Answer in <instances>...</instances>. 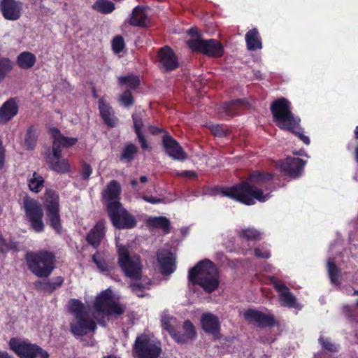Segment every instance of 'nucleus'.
<instances>
[{
    "instance_id": "15",
    "label": "nucleus",
    "mask_w": 358,
    "mask_h": 358,
    "mask_svg": "<svg viewBox=\"0 0 358 358\" xmlns=\"http://www.w3.org/2000/svg\"><path fill=\"white\" fill-rule=\"evenodd\" d=\"M162 145L166 154L173 160L184 161L187 158L182 147L169 133L163 135Z\"/></svg>"
},
{
    "instance_id": "23",
    "label": "nucleus",
    "mask_w": 358,
    "mask_h": 358,
    "mask_svg": "<svg viewBox=\"0 0 358 358\" xmlns=\"http://www.w3.org/2000/svg\"><path fill=\"white\" fill-rule=\"evenodd\" d=\"M306 162L299 158L287 157L280 162V169L287 175L292 177L298 176L303 171Z\"/></svg>"
},
{
    "instance_id": "62",
    "label": "nucleus",
    "mask_w": 358,
    "mask_h": 358,
    "mask_svg": "<svg viewBox=\"0 0 358 358\" xmlns=\"http://www.w3.org/2000/svg\"><path fill=\"white\" fill-rule=\"evenodd\" d=\"M0 358H14L6 351H0Z\"/></svg>"
},
{
    "instance_id": "19",
    "label": "nucleus",
    "mask_w": 358,
    "mask_h": 358,
    "mask_svg": "<svg viewBox=\"0 0 358 358\" xmlns=\"http://www.w3.org/2000/svg\"><path fill=\"white\" fill-rule=\"evenodd\" d=\"M245 319L259 327H273L275 324L273 315L264 314L262 312L249 309L244 313Z\"/></svg>"
},
{
    "instance_id": "55",
    "label": "nucleus",
    "mask_w": 358,
    "mask_h": 358,
    "mask_svg": "<svg viewBox=\"0 0 358 358\" xmlns=\"http://www.w3.org/2000/svg\"><path fill=\"white\" fill-rule=\"evenodd\" d=\"M142 199L145 201H146L148 203H152V204H157V203H160L163 202V199H162L156 198V197H154V196H152L144 195V196H142Z\"/></svg>"
},
{
    "instance_id": "12",
    "label": "nucleus",
    "mask_w": 358,
    "mask_h": 358,
    "mask_svg": "<svg viewBox=\"0 0 358 358\" xmlns=\"http://www.w3.org/2000/svg\"><path fill=\"white\" fill-rule=\"evenodd\" d=\"M113 225L118 229H132L136 225V217L131 215L122 204L119 208L107 213Z\"/></svg>"
},
{
    "instance_id": "44",
    "label": "nucleus",
    "mask_w": 358,
    "mask_h": 358,
    "mask_svg": "<svg viewBox=\"0 0 358 358\" xmlns=\"http://www.w3.org/2000/svg\"><path fill=\"white\" fill-rule=\"evenodd\" d=\"M125 47L123 37L120 35L115 36L112 41V48L115 53H120Z\"/></svg>"
},
{
    "instance_id": "27",
    "label": "nucleus",
    "mask_w": 358,
    "mask_h": 358,
    "mask_svg": "<svg viewBox=\"0 0 358 358\" xmlns=\"http://www.w3.org/2000/svg\"><path fill=\"white\" fill-rule=\"evenodd\" d=\"M99 110L104 123L110 128L115 127L117 118L114 115L113 108L104 101L103 98L99 99Z\"/></svg>"
},
{
    "instance_id": "16",
    "label": "nucleus",
    "mask_w": 358,
    "mask_h": 358,
    "mask_svg": "<svg viewBox=\"0 0 358 358\" xmlns=\"http://www.w3.org/2000/svg\"><path fill=\"white\" fill-rule=\"evenodd\" d=\"M76 321L70 324V331L78 337L86 335L89 331L96 329V322L91 319L88 313L76 317Z\"/></svg>"
},
{
    "instance_id": "43",
    "label": "nucleus",
    "mask_w": 358,
    "mask_h": 358,
    "mask_svg": "<svg viewBox=\"0 0 358 358\" xmlns=\"http://www.w3.org/2000/svg\"><path fill=\"white\" fill-rule=\"evenodd\" d=\"M49 134L52 137V150H54L55 155H56L58 152L57 149V143L60 140V137H62V134H61L60 130L57 127H51L49 129Z\"/></svg>"
},
{
    "instance_id": "21",
    "label": "nucleus",
    "mask_w": 358,
    "mask_h": 358,
    "mask_svg": "<svg viewBox=\"0 0 358 358\" xmlns=\"http://www.w3.org/2000/svg\"><path fill=\"white\" fill-rule=\"evenodd\" d=\"M157 259L159 265L160 273L164 275L173 273L176 268V258L169 250L159 251L157 254Z\"/></svg>"
},
{
    "instance_id": "48",
    "label": "nucleus",
    "mask_w": 358,
    "mask_h": 358,
    "mask_svg": "<svg viewBox=\"0 0 358 358\" xmlns=\"http://www.w3.org/2000/svg\"><path fill=\"white\" fill-rule=\"evenodd\" d=\"M208 128L210 132L216 137H222L224 136V129L222 124H208Z\"/></svg>"
},
{
    "instance_id": "2",
    "label": "nucleus",
    "mask_w": 358,
    "mask_h": 358,
    "mask_svg": "<svg viewBox=\"0 0 358 358\" xmlns=\"http://www.w3.org/2000/svg\"><path fill=\"white\" fill-rule=\"evenodd\" d=\"M188 280L193 285L200 286L205 292L212 293L220 284L217 268L209 259L199 261L189 270Z\"/></svg>"
},
{
    "instance_id": "59",
    "label": "nucleus",
    "mask_w": 358,
    "mask_h": 358,
    "mask_svg": "<svg viewBox=\"0 0 358 358\" xmlns=\"http://www.w3.org/2000/svg\"><path fill=\"white\" fill-rule=\"evenodd\" d=\"M210 195H217L220 194L222 196H224V187H214L210 189V192H209Z\"/></svg>"
},
{
    "instance_id": "39",
    "label": "nucleus",
    "mask_w": 358,
    "mask_h": 358,
    "mask_svg": "<svg viewBox=\"0 0 358 358\" xmlns=\"http://www.w3.org/2000/svg\"><path fill=\"white\" fill-rule=\"evenodd\" d=\"M44 182L43 178L36 172H34L32 178L28 180V186L31 192L38 193L42 190Z\"/></svg>"
},
{
    "instance_id": "11",
    "label": "nucleus",
    "mask_w": 358,
    "mask_h": 358,
    "mask_svg": "<svg viewBox=\"0 0 358 358\" xmlns=\"http://www.w3.org/2000/svg\"><path fill=\"white\" fill-rule=\"evenodd\" d=\"M121 193L122 187L117 180H112L107 184L101 193L102 201L107 213L120 206Z\"/></svg>"
},
{
    "instance_id": "60",
    "label": "nucleus",
    "mask_w": 358,
    "mask_h": 358,
    "mask_svg": "<svg viewBox=\"0 0 358 358\" xmlns=\"http://www.w3.org/2000/svg\"><path fill=\"white\" fill-rule=\"evenodd\" d=\"M64 278L62 276H57V278H54L51 282L52 283L53 286L55 287V289H57L58 287H60L63 283H64Z\"/></svg>"
},
{
    "instance_id": "46",
    "label": "nucleus",
    "mask_w": 358,
    "mask_h": 358,
    "mask_svg": "<svg viewBox=\"0 0 358 358\" xmlns=\"http://www.w3.org/2000/svg\"><path fill=\"white\" fill-rule=\"evenodd\" d=\"M327 269L331 280L335 282L337 280L338 271L333 259L328 260Z\"/></svg>"
},
{
    "instance_id": "18",
    "label": "nucleus",
    "mask_w": 358,
    "mask_h": 358,
    "mask_svg": "<svg viewBox=\"0 0 358 358\" xmlns=\"http://www.w3.org/2000/svg\"><path fill=\"white\" fill-rule=\"evenodd\" d=\"M106 223L104 220H100L86 234L87 243L93 248L98 249L106 233Z\"/></svg>"
},
{
    "instance_id": "64",
    "label": "nucleus",
    "mask_w": 358,
    "mask_h": 358,
    "mask_svg": "<svg viewBox=\"0 0 358 358\" xmlns=\"http://www.w3.org/2000/svg\"><path fill=\"white\" fill-rule=\"evenodd\" d=\"M355 161L358 163V145L356 146L355 149Z\"/></svg>"
},
{
    "instance_id": "35",
    "label": "nucleus",
    "mask_w": 358,
    "mask_h": 358,
    "mask_svg": "<svg viewBox=\"0 0 358 358\" xmlns=\"http://www.w3.org/2000/svg\"><path fill=\"white\" fill-rule=\"evenodd\" d=\"M138 152V148L132 143H127L119 157L121 162L131 163Z\"/></svg>"
},
{
    "instance_id": "33",
    "label": "nucleus",
    "mask_w": 358,
    "mask_h": 358,
    "mask_svg": "<svg viewBox=\"0 0 358 358\" xmlns=\"http://www.w3.org/2000/svg\"><path fill=\"white\" fill-rule=\"evenodd\" d=\"M118 84L120 86H127L131 91L136 90L141 85L140 78L134 74L121 76L118 77Z\"/></svg>"
},
{
    "instance_id": "57",
    "label": "nucleus",
    "mask_w": 358,
    "mask_h": 358,
    "mask_svg": "<svg viewBox=\"0 0 358 358\" xmlns=\"http://www.w3.org/2000/svg\"><path fill=\"white\" fill-rule=\"evenodd\" d=\"M42 284H43V289L46 292L52 293V292H54L55 290V287L53 286L51 281L45 280L44 282H42Z\"/></svg>"
},
{
    "instance_id": "30",
    "label": "nucleus",
    "mask_w": 358,
    "mask_h": 358,
    "mask_svg": "<svg viewBox=\"0 0 358 358\" xmlns=\"http://www.w3.org/2000/svg\"><path fill=\"white\" fill-rule=\"evenodd\" d=\"M248 50L255 51L262 48V43L257 28L249 30L245 34Z\"/></svg>"
},
{
    "instance_id": "56",
    "label": "nucleus",
    "mask_w": 358,
    "mask_h": 358,
    "mask_svg": "<svg viewBox=\"0 0 358 358\" xmlns=\"http://www.w3.org/2000/svg\"><path fill=\"white\" fill-rule=\"evenodd\" d=\"M149 131H150V134L154 136H157L160 134H164V135L166 133H168L164 129H162V128H159V127H157L155 126H152V125L149 127Z\"/></svg>"
},
{
    "instance_id": "36",
    "label": "nucleus",
    "mask_w": 358,
    "mask_h": 358,
    "mask_svg": "<svg viewBox=\"0 0 358 358\" xmlns=\"http://www.w3.org/2000/svg\"><path fill=\"white\" fill-rule=\"evenodd\" d=\"M92 8L101 14L111 13L115 9V3L108 0H97L92 6Z\"/></svg>"
},
{
    "instance_id": "34",
    "label": "nucleus",
    "mask_w": 358,
    "mask_h": 358,
    "mask_svg": "<svg viewBox=\"0 0 358 358\" xmlns=\"http://www.w3.org/2000/svg\"><path fill=\"white\" fill-rule=\"evenodd\" d=\"M36 130L34 125L29 126L27 129L24 136V145L28 150H33L36 148L38 141Z\"/></svg>"
},
{
    "instance_id": "61",
    "label": "nucleus",
    "mask_w": 358,
    "mask_h": 358,
    "mask_svg": "<svg viewBox=\"0 0 358 358\" xmlns=\"http://www.w3.org/2000/svg\"><path fill=\"white\" fill-rule=\"evenodd\" d=\"M131 287L133 292L143 291L144 289V285L142 283L136 282L131 284Z\"/></svg>"
},
{
    "instance_id": "63",
    "label": "nucleus",
    "mask_w": 358,
    "mask_h": 358,
    "mask_svg": "<svg viewBox=\"0 0 358 358\" xmlns=\"http://www.w3.org/2000/svg\"><path fill=\"white\" fill-rule=\"evenodd\" d=\"M139 181L142 183H145L148 181V177L145 176H142L140 177Z\"/></svg>"
},
{
    "instance_id": "40",
    "label": "nucleus",
    "mask_w": 358,
    "mask_h": 358,
    "mask_svg": "<svg viewBox=\"0 0 358 358\" xmlns=\"http://www.w3.org/2000/svg\"><path fill=\"white\" fill-rule=\"evenodd\" d=\"M119 103L126 108L131 107L135 102L134 97L130 89H126L119 96Z\"/></svg>"
},
{
    "instance_id": "24",
    "label": "nucleus",
    "mask_w": 358,
    "mask_h": 358,
    "mask_svg": "<svg viewBox=\"0 0 358 358\" xmlns=\"http://www.w3.org/2000/svg\"><path fill=\"white\" fill-rule=\"evenodd\" d=\"M19 106L15 98H10L0 107V124H5L18 113Z\"/></svg>"
},
{
    "instance_id": "14",
    "label": "nucleus",
    "mask_w": 358,
    "mask_h": 358,
    "mask_svg": "<svg viewBox=\"0 0 358 358\" xmlns=\"http://www.w3.org/2000/svg\"><path fill=\"white\" fill-rule=\"evenodd\" d=\"M158 66L164 72L175 71L179 66L178 58L174 51L168 45L161 48L157 52Z\"/></svg>"
},
{
    "instance_id": "32",
    "label": "nucleus",
    "mask_w": 358,
    "mask_h": 358,
    "mask_svg": "<svg viewBox=\"0 0 358 358\" xmlns=\"http://www.w3.org/2000/svg\"><path fill=\"white\" fill-rule=\"evenodd\" d=\"M148 222L150 227L162 229L164 234L170 233L171 222L164 216L150 218Z\"/></svg>"
},
{
    "instance_id": "50",
    "label": "nucleus",
    "mask_w": 358,
    "mask_h": 358,
    "mask_svg": "<svg viewBox=\"0 0 358 358\" xmlns=\"http://www.w3.org/2000/svg\"><path fill=\"white\" fill-rule=\"evenodd\" d=\"M319 342L322 345V348L326 349L329 352H336L337 350L336 345L331 343L328 338H325L322 336H320L319 338Z\"/></svg>"
},
{
    "instance_id": "51",
    "label": "nucleus",
    "mask_w": 358,
    "mask_h": 358,
    "mask_svg": "<svg viewBox=\"0 0 358 358\" xmlns=\"http://www.w3.org/2000/svg\"><path fill=\"white\" fill-rule=\"evenodd\" d=\"M301 128L300 127V124H298L296 128H294L293 130H288L289 131L294 134L296 136L299 137V138L305 144L309 145L310 144V139L309 138L304 135L301 131Z\"/></svg>"
},
{
    "instance_id": "47",
    "label": "nucleus",
    "mask_w": 358,
    "mask_h": 358,
    "mask_svg": "<svg viewBox=\"0 0 358 358\" xmlns=\"http://www.w3.org/2000/svg\"><path fill=\"white\" fill-rule=\"evenodd\" d=\"M241 103L240 100L232 101L225 104V115L234 116L236 114L238 105Z\"/></svg>"
},
{
    "instance_id": "26",
    "label": "nucleus",
    "mask_w": 358,
    "mask_h": 358,
    "mask_svg": "<svg viewBox=\"0 0 358 358\" xmlns=\"http://www.w3.org/2000/svg\"><path fill=\"white\" fill-rule=\"evenodd\" d=\"M128 23L135 27L147 28L150 27V22L143 7L137 6L132 10Z\"/></svg>"
},
{
    "instance_id": "6",
    "label": "nucleus",
    "mask_w": 358,
    "mask_h": 358,
    "mask_svg": "<svg viewBox=\"0 0 358 358\" xmlns=\"http://www.w3.org/2000/svg\"><path fill=\"white\" fill-rule=\"evenodd\" d=\"M117 263L124 275L133 280L142 277L143 265L139 255L131 254L129 247L126 245H117Z\"/></svg>"
},
{
    "instance_id": "25",
    "label": "nucleus",
    "mask_w": 358,
    "mask_h": 358,
    "mask_svg": "<svg viewBox=\"0 0 358 358\" xmlns=\"http://www.w3.org/2000/svg\"><path fill=\"white\" fill-rule=\"evenodd\" d=\"M182 329L184 333L176 330V334H174L173 340L178 343H187L196 338L195 327L190 320H187L183 322Z\"/></svg>"
},
{
    "instance_id": "52",
    "label": "nucleus",
    "mask_w": 358,
    "mask_h": 358,
    "mask_svg": "<svg viewBox=\"0 0 358 358\" xmlns=\"http://www.w3.org/2000/svg\"><path fill=\"white\" fill-rule=\"evenodd\" d=\"M92 173V166L87 163H84L82 166L81 177L83 180H87L90 178Z\"/></svg>"
},
{
    "instance_id": "9",
    "label": "nucleus",
    "mask_w": 358,
    "mask_h": 358,
    "mask_svg": "<svg viewBox=\"0 0 358 358\" xmlns=\"http://www.w3.org/2000/svg\"><path fill=\"white\" fill-rule=\"evenodd\" d=\"M23 208L26 218L30 223L31 229L37 233L43 231V211L39 201L26 196L23 199Z\"/></svg>"
},
{
    "instance_id": "10",
    "label": "nucleus",
    "mask_w": 358,
    "mask_h": 358,
    "mask_svg": "<svg viewBox=\"0 0 358 358\" xmlns=\"http://www.w3.org/2000/svg\"><path fill=\"white\" fill-rule=\"evenodd\" d=\"M192 51L203 54L208 57H221L224 52L221 43L215 39H190L187 42Z\"/></svg>"
},
{
    "instance_id": "49",
    "label": "nucleus",
    "mask_w": 358,
    "mask_h": 358,
    "mask_svg": "<svg viewBox=\"0 0 358 358\" xmlns=\"http://www.w3.org/2000/svg\"><path fill=\"white\" fill-rule=\"evenodd\" d=\"M131 117H132V120H133L134 129L135 134L142 132L143 122L141 115H137V114H133Z\"/></svg>"
},
{
    "instance_id": "38",
    "label": "nucleus",
    "mask_w": 358,
    "mask_h": 358,
    "mask_svg": "<svg viewBox=\"0 0 358 358\" xmlns=\"http://www.w3.org/2000/svg\"><path fill=\"white\" fill-rule=\"evenodd\" d=\"M238 234L241 238L247 241H259L262 239V233L253 227L241 229Z\"/></svg>"
},
{
    "instance_id": "54",
    "label": "nucleus",
    "mask_w": 358,
    "mask_h": 358,
    "mask_svg": "<svg viewBox=\"0 0 358 358\" xmlns=\"http://www.w3.org/2000/svg\"><path fill=\"white\" fill-rule=\"evenodd\" d=\"M137 138L138 140V142L140 143L141 148L142 150H145L148 149V144L147 143V140L145 137V136L143 134L142 132L136 134Z\"/></svg>"
},
{
    "instance_id": "45",
    "label": "nucleus",
    "mask_w": 358,
    "mask_h": 358,
    "mask_svg": "<svg viewBox=\"0 0 358 358\" xmlns=\"http://www.w3.org/2000/svg\"><path fill=\"white\" fill-rule=\"evenodd\" d=\"M171 317L169 316H164L161 320L162 327L169 332L171 338L173 339L176 329L171 324Z\"/></svg>"
},
{
    "instance_id": "22",
    "label": "nucleus",
    "mask_w": 358,
    "mask_h": 358,
    "mask_svg": "<svg viewBox=\"0 0 358 358\" xmlns=\"http://www.w3.org/2000/svg\"><path fill=\"white\" fill-rule=\"evenodd\" d=\"M202 329L213 338H217L220 334V322L217 316L211 313H203L201 317Z\"/></svg>"
},
{
    "instance_id": "58",
    "label": "nucleus",
    "mask_w": 358,
    "mask_h": 358,
    "mask_svg": "<svg viewBox=\"0 0 358 358\" xmlns=\"http://www.w3.org/2000/svg\"><path fill=\"white\" fill-rule=\"evenodd\" d=\"M178 176L191 178H196L197 177L196 173L194 171H182L178 173Z\"/></svg>"
},
{
    "instance_id": "53",
    "label": "nucleus",
    "mask_w": 358,
    "mask_h": 358,
    "mask_svg": "<svg viewBox=\"0 0 358 358\" xmlns=\"http://www.w3.org/2000/svg\"><path fill=\"white\" fill-rule=\"evenodd\" d=\"M255 255L258 258H269L271 256L270 252L263 248H256L255 249Z\"/></svg>"
},
{
    "instance_id": "1",
    "label": "nucleus",
    "mask_w": 358,
    "mask_h": 358,
    "mask_svg": "<svg viewBox=\"0 0 358 358\" xmlns=\"http://www.w3.org/2000/svg\"><path fill=\"white\" fill-rule=\"evenodd\" d=\"M271 179V174L254 172L250 174L247 182L230 188H225V196L246 205L254 204L255 199L264 202L268 198L269 194H264L260 187H264Z\"/></svg>"
},
{
    "instance_id": "13",
    "label": "nucleus",
    "mask_w": 358,
    "mask_h": 358,
    "mask_svg": "<svg viewBox=\"0 0 358 358\" xmlns=\"http://www.w3.org/2000/svg\"><path fill=\"white\" fill-rule=\"evenodd\" d=\"M269 280L279 294V301L281 306L288 308H301V306L297 303L296 296L290 292L289 289L283 282L274 276L270 277Z\"/></svg>"
},
{
    "instance_id": "7",
    "label": "nucleus",
    "mask_w": 358,
    "mask_h": 358,
    "mask_svg": "<svg viewBox=\"0 0 358 358\" xmlns=\"http://www.w3.org/2000/svg\"><path fill=\"white\" fill-rule=\"evenodd\" d=\"M10 349L19 358H49V353L36 343L28 340L12 338L9 341Z\"/></svg>"
},
{
    "instance_id": "41",
    "label": "nucleus",
    "mask_w": 358,
    "mask_h": 358,
    "mask_svg": "<svg viewBox=\"0 0 358 358\" xmlns=\"http://www.w3.org/2000/svg\"><path fill=\"white\" fill-rule=\"evenodd\" d=\"M69 309L75 315V317L87 313L85 305L78 299L71 300Z\"/></svg>"
},
{
    "instance_id": "42",
    "label": "nucleus",
    "mask_w": 358,
    "mask_h": 358,
    "mask_svg": "<svg viewBox=\"0 0 358 358\" xmlns=\"http://www.w3.org/2000/svg\"><path fill=\"white\" fill-rule=\"evenodd\" d=\"M78 142V138L74 137H66L64 135L62 137H60V140L59 143H57V148L58 150L62 152V148H70L73 145H76Z\"/></svg>"
},
{
    "instance_id": "37",
    "label": "nucleus",
    "mask_w": 358,
    "mask_h": 358,
    "mask_svg": "<svg viewBox=\"0 0 358 358\" xmlns=\"http://www.w3.org/2000/svg\"><path fill=\"white\" fill-rule=\"evenodd\" d=\"M46 215L49 225L59 234L62 229L59 210L47 211Z\"/></svg>"
},
{
    "instance_id": "17",
    "label": "nucleus",
    "mask_w": 358,
    "mask_h": 358,
    "mask_svg": "<svg viewBox=\"0 0 358 358\" xmlns=\"http://www.w3.org/2000/svg\"><path fill=\"white\" fill-rule=\"evenodd\" d=\"M0 13L9 21L19 20L22 14V3L17 0H0Z\"/></svg>"
},
{
    "instance_id": "28",
    "label": "nucleus",
    "mask_w": 358,
    "mask_h": 358,
    "mask_svg": "<svg viewBox=\"0 0 358 358\" xmlns=\"http://www.w3.org/2000/svg\"><path fill=\"white\" fill-rule=\"evenodd\" d=\"M92 260L100 271L108 272L113 268V259L110 258L103 252L96 251L92 256Z\"/></svg>"
},
{
    "instance_id": "31",
    "label": "nucleus",
    "mask_w": 358,
    "mask_h": 358,
    "mask_svg": "<svg viewBox=\"0 0 358 358\" xmlns=\"http://www.w3.org/2000/svg\"><path fill=\"white\" fill-rule=\"evenodd\" d=\"M36 62V55L29 51L20 53L16 58V64L21 69H31Z\"/></svg>"
},
{
    "instance_id": "20",
    "label": "nucleus",
    "mask_w": 358,
    "mask_h": 358,
    "mask_svg": "<svg viewBox=\"0 0 358 358\" xmlns=\"http://www.w3.org/2000/svg\"><path fill=\"white\" fill-rule=\"evenodd\" d=\"M57 154L55 155L54 150H52V153H48L45 155V162L50 169L58 173H66L70 171V166L69 161L62 157V152L58 150Z\"/></svg>"
},
{
    "instance_id": "4",
    "label": "nucleus",
    "mask_w": 358,
    "mask_h": 358,
    "mask_svg": "<svg viewBox=\"0 0 358 358\" xmlns=\"http://www.w3.org/2000/svg\"><path fill=\"white\" fill-rule=\"evenodd\" d=\"M24 259L30 272L38 278H48L55 268L56 257L51 251L27 252Z\"/></svg>"
},
{
    "instance_id": "3",
    "label": "nucleus",
    "mask_w": 358,
    "mask_h": 358,
    "mask_svg": "<svg viewBox=\"0 0 358 358\" xmlns=\"http://www.w3.org/2000/svg\"><path fill=\"white\" fill-rule=\"evenodd\" d=\"M95 319L98 324L106 327L110 317H117L125 312V306L116 301L110 289L108 288L98 294L93 303Z\"/></svg>"
},
{
    "instance_id": "5",
    "label": "nucleus",
    "mask_w": 358,
    "mask_h": 358,
    "mask_svg": "<svg viewBox=\"0 0 358 358\" xmlns=\"http://www.w3.org/2000/svg\"><path fill=\"white\" fill-rule=\"evenodd\" d=\"M270 109L274 122L281 129L294 131L301 122L292 112L291 103L284 97L274 100Z\"/></svg>"
},
{
    "instance_id": "29",
    "label": "nucleus",
    "mask_w": 358,
    "mask_h": 358,
    "mask_svg": "<svg viewBox=\"0 0 358 358\" xmlns=\"http://www.w3.org/2000/svg\"><path fill=\"white\" fill-rule=\"evenodd\" d=\"M43 206L45 211L59 210V196L54 189H47L43 196Z\"/></svg>"
},
{
    "instance_id": "8",
    "label": "nucleus",
    "mask_w": 358,
    "mask_h": 358,
    "mask_svg": "<svg viewBox=\"0 0 358 358\" xmlns=\"http://www.w3.org/2000/svg\"><path fill=\"white\" fill-rule=\"evenodd\" d=\"M133 352L135 358H159L162 350L160 342L142 334L136 338Z\"/></svg>"
}]
</instances>
